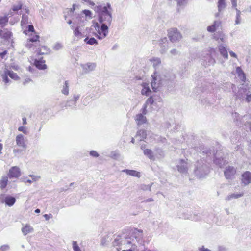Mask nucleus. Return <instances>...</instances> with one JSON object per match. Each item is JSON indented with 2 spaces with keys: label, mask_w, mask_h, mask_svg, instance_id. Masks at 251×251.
<instances>
[{
  "label": "nucleus",
  "mask_w": 251,
  "mask_h": 251,
  "mask_svg": "<svg viewBox=\"0 0 251 251\" xmlns=\"http://www.w3.org/2000/svg\"><path fill=\"white\" fill-rule=\"evenodd\" d=\"M94 10L98 14V23H93V26L97 31L98 38L102 39L106 37L108 33V27L112 22V8L110 3H107L106 6L99 5L94 8Z\"/></svg>",
  "instance_id": "obj_1"
},
{
  "label": "nucleus",
  "mask_w": 251,
  "mask_h": 251,
  "mask_svg": "<svg viewBox=\"0 0 251 251\" xmlns=\"http://www.w3.org/2000/svg\"><path fill=\"white\" fill-rule=\"evenodd\" d=\"M151 77L152 80L151 84L154 92H156L162 85L173 80L175 78V75L172 72L163 68L155 71Z\"/></svg>",
  "instance_id": "obj_2"
},
{
  "label": "nucleus",
  "mask_w": 251,
  "mask_h": 251,
  "mask_svg": "<svg viewBox=\"0 0 251 251\" xmlns=\"http://www.w3.org/2000/svg\"><path fill=\"white\" fill-rule=\"evenodd\" d=\"M209 172V167L204 163L203 160H201L196 162L194 172L199 177H204L208 174Z\"/></svg>",
  "instance_id": "obj_3"
},
{
  "label": "nucleus",
  "mask_w": 251,
  "mask_h": 251,
  "mask_svg": "<svg viewBox=\"0 0 251 251\" xmlns=\"http://www.w3.org/2000/svg\"><path fill=\"white\" fill-rule=\"evenodd\" d=\"M155 105L156 103L154 102L152 97H150L147 100L142 108L141 109L140 111L143 114L146 115L148 111H151L154 109L153 106Z\"/></svg>",
  "instance_id": "obj_4"
},
{
  "label": "nucleus",
  "mask_w": 251,
  "mask_h": 251,
  "mask_svg": "<svg viewBox=\"0 0 251 251\" xmlns=\"http://www.w3.org/2000/svg\"><path fill=\"white\" fill-rule=\"evenodd\" d=\"M16 202V199L9 195L1 194L0 195V203L5 204L9 207L12 206Z\"/></svg>",
  "instance_id": "obj_5"
},
{
  "label": "nucleus",
  "mask_w": 251,
  "mask_h": 251,
  "mask_svg": "<svg viewBox=\"0 0 251 251\" xmlns=\"http://www.w3.org/2000/svg\"><path fill=\"white\" fill-rule=\"evenodd\" d=\"M191 166V164L187 159H180L178 161L176 167L180 173H186Z\"/></svg>",
  "instance_id": "obj_6"
},
{
  "label": "nucleus",
  "mask_w": 251,
  "mask_h": 251,
  "mask_svg": "<svg viewBox=\"0 0 251 251\" xmlns=\"http://www.w3.org/2000/svg\"><path fill=\"white\" fill-rule=\"evenodd\" d=\"M168 36L170 40L172 42L179 40L182 36L176 28H171L169 30Z\"/></svg>",
  "instance_id": "obj_7"
},
{
  "label": "nucleus",
  "mask_w": 251,
  "mask_h": 251,
  "mask_svg": "<svg viewBox=\"0 0 251 251\" xmlns=\"http://www.w3.org/2000/svg\"><path fill=\"white\" fill-rule=\"evenodd\" d=\"M12 36V32L7 29L4 28L2 30H0V38L3 40V41L5 42L4 44L10 43Z\"/></svg>",
  "instance_id": "obj_8"
},
{
  "label": "nucleus",
  "mask_w": 251,
  "mask_h": 251,
  "mask_svg": "<svg viewBox=\"0 0 251 251\" xmlns=\"http://www.w3.org/2000/svg\"><path fill=\"white\" fill-rule=\"evenodd\" d=\"M236 173V170L231 166L226 167L224 171V175L226 179H232Z\"/></svg>",
  "instance_id": "obj_9"
},
{
  "label": "nucleus",
  "mask_w": 251,
  "mask_h": 251,
  "mask_svg": "<svg viewBox=\"0 0 251 251\" xmlns=\"http://www.w3.org/2000/svg\"><path fill=\"white\" fill-rule=\"evenodd\" d=\"M15 141L17 146L26 149L27 148L26 138L22 134H19L16 136Z\"/></svg>",
  "instance_id": "obj_10"
},
{
  "label": "nucleus",
  "mask_w": 251,
  "mask_h": 251,
  "mask_svg": "<svg viewBox=\"0 0 251 251\" xmlns=\"http://www.w3.org/2000/svg\"><path fill=\"white\" fill-rule=\"evenodd\" d=\"M241 183L244 186H247L251 183V172L246 171L242 174Z\"/></svg>",
  "instance_id": "obj_11"
},
{
  "label": "nucleus",
  "mask_w": 251,
  "mask_h": 251,
  "mask_svg": "<svg viewBox=\"0 0 251 251\" xmlns=\"http://www.w3.org/2000/svg\"><path fill=\"white\" fill-rule=\"evenodd\" d=\"M8 175L10 178L19 177L21 176L20 168L17 166L11 167L9 169Z\"/></svg>",
  "instance_id": "obj_12"
},
{
  "label": "nucleus",
  "mask_w": 251,
  "mask_h": 251,
  "mask_svg": "<svg viewBox=\"0 0 251 251\" xmlns=\"http://www.w3.org/2000/svg\"><path fill=\"white\" fill-rule=\"evenodd\" d=\"M81 66L82 68L83 71L85 73H88L94 70L96 65L94 63H88L86 64H82Z\"/></svg>",
  "instance_id": "obj_13"
},
{
  "label": "nucleus",
  "mask_w": 251,
  "mask_h": 251,
  "mask_svg": "<svg viewBox=\"0 0 251 251\" xmlns=\"http://www.w3.org/2000/svg\"><path fill=\"white\" fill-rule=\"evenodd\" d=\"M202 60L203 61V65L206 66L214 65L215 63V59L210 54H207L206 56H204L202 58Z\"/></svg>",
  "instance_id": "obj_14"
},
{
  "label": "nucleus",
  "mask_w": 251,
  "mask_h": 251,
  "mask_svg": "<svg viewBox=\"0 0 251 251\" xmlns=\"http://www.w3.org/2000/svg\"><path fill=\"white\" fill-rule=\"evenodd\" d=\"M143 115L144 114L142 113L137 114L135 117V120L138 125H142L146 122V117Z\"/></svg>",
  "instance_id": "obj_15"
},
{
  "label": "nucleus",
  "mask_w": 251,
  "mask_h": 251,
  "mask_svg": "<svg viewBox=\"0 0 251 251\" xmlns=\"http://www.w3.org/2000/svg\"><path fill=\"white\" fill-rule=\"evenodd\" d=\"M246 92V89L243 88V84H242V86L239 87L238 91L236 94V98L240 100H243L246 94L247 93Z\"/></svg>",
  "instance_id": "obj_16"
},
{
  "label": "nucleus",
  "mask_w": 251,
  "mask_h": 251,
  "mask_svg": "<svg viewBox=\"0 0 251 251\" xmlns=\"http://www.w3.org/2000/svg\"><path fill=\"white\" fill-rule=\"evenodd\" d=\"M79 97L78 95H74L73 99L67 101L66 106L71 107H75L76 106V102L79 99Z\"/></svg>",
  "instance_id": "obj_17"
},
{
  "label": "nucleus",
  "mask_w": 251,
  "mask_h": 251,
  "mask_svg": "<svg viewBox=\"0 0 251 251\" xmlns=\"http://www.w3.org/2000/svg\"><path fill=\"white\" fill-rule=\"evenodd\" d=\"M21 231L23 235L26 236L28 234L33 232L34 229L29 225L25 224L22 227Z\"/></svg>",
  "instance_id": "obj_18"
},
{
  "label": "nucleus",
  "mask_w": 251,
  "mask_h": 251,
  "mask_svg": "<svg viewBox=\"0 0 251 251\" xmlns=\"http://www.w3.org/2000/svg\"><path fill=\"white\" fill-rule=\"evenodd\" d=\"M244 195V192H241L237 193H232L228 195L226 198L225 200L226 201H231L232 199H238L242 197Z\"/></svg>",
  "instance_id": "obj_19"
},
{
  "label": "nucleus",
  "mask_w": 251,
  "mask_h": 251,
  "mask_svg": "<svg viewBox=\"0 0 251 251\" xmlns=\"http://www.w3.org/2000/svg\"><path fill=\"white\" fill-rule=\"evenodd\" d=\"M29 176L31 177L32 179H28L27 177H23L22 178L23 182L25 183H28L31 184L33 182H36L39 180L40 178V176H39L30 175Z\"/></svg>",
  "instance_id": "obj_20"
},
{
  "label": "nucleus",
  "mask_w": 251,
  "mask_h": 251,
  "mask_svg": "<svg viewBox=\"0 0 251 251\" xmlns=\"http://www.w3.org/2000/svg\"><path fill=\"white\" fill-rule=\"evenodd\" d=\"M226 7V3L225 0H218V12L215 14L216 17L220 16V12L223 11Z\"/></svg>",
  "instance_id": "obj_21"
},
{
  "label": "nucleus",
  "mask_w": 251,
  "mask_h": 251,
  "mask_svg": "<svg viewBox=\"0 0 251 251\" xmlns=\"http://www.w3.org/2000/svg\"><path fill=\"white\" fill-rule=\"evenodd\" d=\"M45 61L43 59L39 60L36 59L34 62L35 65L39 69L44 70L46 68V65L45 64Z\"/></svg>",
  "instance_id": "obj_22"
},
{
  "label": "nucleus",
  "mask_w": 251,
  "mask_h": 251,
  "mask_svg": "<svg viewBox=\"0 0 251 251\" xmlns=\"http://www.w3.org/2000/svg\"><path fill=\"white\" fill-rule=\"evenodd\" d=\"M122 171V172H124V173H126L127 175H129V176L137 177L138 178H139L140 177V173L135 170L124 169V170H123Z\"/></svg>",
  "instance_id": "obj_23"
},
{
  "label": "nucleus",
  "mask_w": 251,
  "mask_h": 251,
  "mask_svg": "<svg viewBox=\"0 0 251 251\" xmlns=\"http://www.w3.org/2000/svg\"><path fill=\"white\" fill-rule=\"evenodd\" d=\"M215 163L218 165L220 167H224L227 162L224 158H218L217 156H215V159L214 160Z\"/></svg>",
  "instance_id": "obj_24"
},
{
  "label": "nucleus",
  "mask_w": 251,
  "mask_h": 251,
  "mask_svg": "<svg viewBox=\"0 0 251 251\" xmlns=\"http://www.w3.org/2000/svg\"><path fill=\"white\" fill-rule=\"evenodd\" d=\"M30 23L28 15L23 14L21 21V25L23 27H25L27 24Z\"/></svg>",
  "instance_id": "obj_25"
},
{
  "label": "nucleus",
  "mask_w": 251,
  "mask_h": 251,
  "mask_svg": "<svg viewBox=\"0 0 251 251\" xmlns=\"http://www.w3.org/2000/svg\"><path fill=\"white\" fill-rule=\"evenodd\" d=\"M221 22L219 21H215L214 22L213 25L211 26H209L207 27V31L210 32H214L217 28L220 25Z\"/></svg>",
  "instance_id": "obj_26"
},
{
  "label": "nucleus",
  "mask_w": 251,
  "mask_h": 251,
  "mask_svg": "<svg viewBox=\"0 0 251 251\" xmlns=\"http://www.w3.org/2000/svg\"><path fill=\"white\" fill-rule=\"evenodd\" d=\"M141 148L144 150V154L147 156L150 159L154 160L155 159L154 156L153 155V152L150 149H144L143 146H141Z\"/></svg>",
  "instance_id": "obj_27"
},
{
  "label": "nucleus",
  "mask_w": 251,
  "mask_h": 251,
  "mask_svg": "<svg viewBox=\"0 0 251 251\" xmlns=\"http://www.w3.org/2000/svg\"><path fill=\"white\" fill-rule=\"evenodd\" d=\"M219 50L223 57L225 59H227L228 58V53L225 47L223 45H219Z\"/></svg>",
  "instance_id": "obj_28"
},
{
  "label": "nucleus",
  "mask_w": 251,
  "mask_h": 251,
  "mask_svg": "<svg viewBox=\"0 0 251 251\" xmlns=\"http://www.w3.org/2000/svg\"><path fill=\"white\" fill-rule=\"evenodd\" d=\"M69 92V82L68 80H66L63 85L61 93L65 95H68Z\"/></svg>",
  "instance_id": "obj_29"
},
{
  "label": "nucleus",
  "mask_w": 251,
  "mask_h": 251,
  "mask_svg": "<svg viewBox=\"0 0 251 251\" xmlns=\"http://www.w3.org/2000/svg\"><path fill=\"white\" fill-rule=\"evenodd\" d=\"M142 86L143 88L141 90V94L146 96L150 95L151 91L149 87V84L147 83H144L142 85Z\"/></svg>",
  "instance_id": "obj_30"
},
{
  "label": "nucleus",
  "mask_w": 251,
  "mask_h": 251,
  "mask_svg": "<svg viewBox=\"0 0 251 251\" xmlns=\"http://www.w3.org/2000/svg\"><path fill=\"white\" fill-rule=\"evenodd\" d=\"M150 61L152 64L155 71H157V67L161 64L160 59L158 57H152L150 59Z\"/></svg>",
  "instance_id": "obj_31"
},
{
  "label": "nucleus",
  "mask_w": 251,
  "mask_h": 251,
  "mask_svg": "<svg viewBox=\"0 0 251 251\" xmlns=\"http://www.w3.org/2000/svg\"><path fill=\"white\" fill-rule=\"evenodd\" d=\"M71 28L72 29H74V34L76 37L78 39H81L83 37V35L79 26H77L76 28H74L73 26H71Z\"/></svg>",
  "instance_id": "obj_32"
},
{
  "label": "nucleus",
  "mask_w": 251,
  "mask_h": 251,
  "mask_svg": "<svg viewBox=\"0 0 251 251\" xmlns=\"http://www.w3.org/2000/svg\"><path fill=\"white\" fill-rule=\"evenodd\" d=\"M8 177L4 176H2L1 179L0 180V187L1 189H4L8 183Z\"/></svg>",
  "instance_id": "obj_33"
},
{
  "label": "nucleus",
  "mask_w": 251,
  "mask_h": 251,
  "mask_svg": "<svg viewBox=\"0 0 251 251\" xmlns=\"http://www.w3.org/2000/svg\"><path fill=\"white\" fill-rule=\"evenodd\" d=\"M214 38L217 41H218L219 43L220 42L224 43L226 41L225 35L222 33L215 34Z\"/></svg>",
  "instance_id": "obj_34"
},
{
  "label": "nucleus",
  "mask_w": 251,
  "mask_h": 251,
  "mask_svg": "<svg viewBox=\"0 0 251 251\" xmlns=\"http://www.w3.org/2000/svg\"><path fill=\"white\" fill-rule=\"evenodd\" d=\"M6 74L8 75V76L12 79L16 80L19 79V77L17 75L14 73L13 71H11L7 69L5 70Z\"/></svg>",
  "instance_id": "obj_35"
},
{
  "label": "nucleus",
  "mask_w": 251,
  "mask_h": 251,
  "mask_svg": "<svg viewBox=\"0 0 251 251\" xmlns=\"http://www.w3.org/2000/svg\"><path fill=\"white\" fill-rule=\"evenodd\" d=\"M84 41L87 44H89V45H91L98 44L97 41L94 38H93V37L90 38L87 37L84 39Z\"/></svg>",
  "instance_id": "obj_36"
},
{
  "label": "nucleus",
  "mask_w": 251,
  "mask_h": 251,
  "mask_svg": "<svg viewBox=\"0 0 251 251\" xmlns=\"http://www.w3.org/2000/svg\"><path fill=\"white\" fill-rule=\"evenodd\" d=\"M136 137H139L140 140H143L146 138V133L144 130H139L136 134Z\"/></svg>",
  "instance_id": "obj_37"
},
{
  "label": "nucleus",
  "mask_w": 251,
  "mask_h": 251,
  "mask_svg": "<svg viewBox=\"0 0 251 251\" xmlns=\"http://www.w3.org/2000/svg\"><path fill=\"white\" fill-rule=\"evenodd\" d=\"M8 22V18L6 16H0V26L4 27Z\"/></svg>",
  "instance_id": "obj_38"
},
{
  "label": "nucleus",
  "mask_w": 251,
  "mask_h": 251,
  "mask_svg": "<svg viewBox=\"0 0 251 251\" xmlns=\"http://www.w3.org/2000/svg\"><path fill=\"white\" fill-rule=\"evenodd\" d=\"M23 4L21 2H18L17 4H15L12 7V10L14 12H17L22 8Z\"/></svg>",
  "instance_id": "obj_39"
},
{
  "label": "nucleus",
  "mask_w": 251,
  "mask_h": 251,
  "mask_svg": "<svg viewBox=\"0 0 251 251\" xmlns=\"http://www.w3.org/2000/svg\"><path fill=\"white\" fill-rule=\"evenodd\" d=\"M39 36L38 35H36L33 37H30L29 39V40H30L32 42H34L35 44L39 45Z\"/></svg>",
  "instance_id": "obj_40"
},
{
  "label": "nucleus",
  "mask_w": 251,
  "mask_h": 251,
  "mask_svg": "<svg viewBox=\"0 0 251 251\" xmlns=\"http://www.w3.org/2000/svg\"><path fill=\"white\" fill-rule=\"evenodd\" d=\"M152 184L150 185H145V184H142L140 186V189L143 190V191H147L149 190L151 191V188L152 186Z\"/></svg>",
  "instance_id": "obj_41"
},
{
  "label": "nucleus",
  "mask_w": 251,
  "mask_h": 251,
  "mask_svg": "<svg viewBox=\"0 0 251 251\" xmlns=\"http://www.w3.org/2000/svg\"><path fill=\"white\" fill-rule=\"evenodd\" d=\"M72 246L74 251H81L76 241H73Z\"/></svg>",
  "instance_id": "obj_42"
},
{
  "label": "nucleus",
  "mask_w": 251,
  "mask_h": 251,
  "mask_svg": "<svg viewBox=\"0 0 251 251\" xmlns=\"http://www.w3.org/2000/svg\"><path fill=\"white\" fill-rule=\"evenodd\" d=\"M82 13L85 15V16L88 18L89 19H91L92 18V12L89 10H84L82 11Z\"/></svg>",
  "instance_id": "obj_43"
},
{
  "label": "nucleus",
  "mask_w": 251,
  "mask_h": 251,
  "mask_svg": "<svg viewBox=\"0 0 251 251\" xmlns=\"http://www.w3.org/2000/svg\"><path fill=\"white\" fill-rule=\"evenodd\" d=\"M8 75L6 74L5 70L4 71V74L2 75V78L3 81L5 84H7L10 82V80L8 78Z\"/></svg>",
  "instance_id": "obj_44"
},
{
  "label": "nucleus",
  "mask_w": 251,
  "mask_h": 251,
  "mask_svg": "<svg viewBox=\"0 0 251 251\" xmlns=\"http://www.w3.org/2000/svg\"><path fill=\"white\" fill-rule=\"evenodd\" d=\"M236 71L239 74V76H241L242 80L243 81L245 79V76L241 69L240 67H237Z\"/></svg>",
  "instance_id": "obj_45"
},
{
  "label": "nucleus",
  "mask_w": 251,
  "mask_h": 251,
  "mask_svg": "<svg viewBox=\"0 0 251 251\" xmlns=\"http://www.w3.org/2000/svg\"><path fill=\"white\" fill-rule=\"evenodd\" d=\"M122 243L121 238L120 237H117L113 242V245L114 246H119Z\"/></svg>",
  "instance_id": "obj_46"
},
{
  "label": "nucleus",
  "mask_w": 251,
  "mask_h": 251,
  "mask_svg": "<svg viewBox=\"0 0 251 251\" xmlns=\"http://www.w3.org/2000/svg\"><path fill=\"white\" fill-rule=\"evenodd\" d=\"M10 249L8 245H3L0 247V251H7Z\"/></svg>",
  "instance_id": "obj_47"
},
{
  "label": "nucleus",
  "mask_w": 251,
  "mask_h": 251,
  "mask_svg": "<svg viewBox=\"0 0 251 251\" xmlns=\"http://www.w3.org/2000/svg\"><path fill=\"white\" fill-rule=\"evenodd\" d=\"M62 48V45L61 43H57L54 45L53 49L56 50H58L61 49Z\"/></svg>",
  "instance_id": "obj_48"
},
{
  "label": "nucleus",
  "mask_w": 251,
  "mask_h": 251,
  "mask_svg": "<svg viewBox=\"0 0 251 251\" xmlns=\"http://www.w3.org/2000/svg\"><path fill=\"white\" fill-rule=\"evenodd\" d=\"M34 46H37L38 45L35 44L34 42H32L30 40H29L26 44V47L28 48H31L32 47Z\"/></svg>",
  "instance_id": "obj_49"
},
{
  "label": "nucleus",
  "mask_w": 251,
  "mask_h": 251,
  "mask_svg": "<svg viewBox=\"0 0 251 251\" xmlns=\"http://www.w3.org/2000/svg\"><path fill=\"white\" fill-rule=\"evenodd\" d=\"M246 100L248 102H249L251 101V93L248 92L246 94Z\"/></svg>",
  "instance_id": "obj_50"
},
{
  "label": "nucleus",
  "mask_w": 251,
  "mask_h": 251,
  "mask_svg": "<svg viewBox=\"0 0 251 251\" xmlns=\"http://www.w3.org/2000/svg\"><path fill=\"white\" fill-rule=\"evenodd\" d=\"M232 118L234 120H236L237 121H238L239 119H240L239 115L237 113H234L232 114Z\"/></svg>",
  "instance_id": "obj_51"
},
{
  "label": "nucleus",
  "mask_w": 251,
  "mask_h": 251,
  "mask_svg": "<svg viewBox=\"0 0 251 251\" xmlns=\"http://www.w3.org/2000/svg\"><path fill=\"white\" fill-rule=\"evenodd\" d=\"M90 154L92 156H94V157H97L99 156V154L97 152H96V151H91L90 152Z\"/></svg>",
  "instance_id": "obj_52"
},
{
  "label": "nucleus",
  "mask_w": 251,
  "mask_h": 251,
  "mask_svg": "<svg viewBox=\"0 0 251 251\" xmlns=\"http://www.w3.org/2000/svg\"><path fill=\"white\" fill-rule=\"evenodd\" d=\"M18 130L19 131L23 132L24 133H25V134L27 133L26 130L25 129V128L24 126H20L18 128Z\"/></svg>",
  "instance_id": "obj_53"
},
{
  "label": "nucleus",
  "mask_w": 251,
  "mask_h": 251,
  "mask_svg": "<svg viewBox=\"0 0 251 251\" xmlns=\"http://www.w3.org/2000/svg\"><path fill=\"white\" fill-rule=\"evenodd\" d=\"M44 217H45V219L48 221L50 219V218H52V215L51 214H45L44 215Z\"/></svg>",
  "instance_id": "obj_54"
},
{
  "label": "nucleus",
  "mask_w": 251,
  "mask_h": 251,
  "mask_svg": "<svg viewBox=\"0 0 251 251\" xmlns=\"http://www.w3.org/2000/svg\"><path fill=\"white\" fill-rule=\"evenodd\" d=\"M170 52L173 55H176L178 54V51L176 49H174L171 50Z\"/></svg>",
  "instance_id": "obj_55"
},
{
  "label": "nucleus",
  "mask_w": 251,
  "mask_h": 251,
  "mask_svg": "<svg viewBox=\"0 0 251 251\" xmlns=\"http://www.w3.org/2000/svg\"><path fill=\"white\" fill-rule=\"evenodd\" d=\"M13 152L15 155H16L17 153H20L21 152V150L19 149H14Z\"/></svg>",
  "instance_id": "obj_56"
},
{
  "label": "nucleus",
  "mask_w": 251,
  "mask_h": 251,
  "mask_svg": "<svg viewBox=\"0 0 251 251\" xmlns=\"http://www.w3.org/2000/svg\"><path fill=\"white\" fill-rule=\"evenodd\" d=\"M28 31L33 32L34 31V27L32 25H29L28 26Z\"/></svg>",
  "instance_id": "obj_57"
},
{
  "label": "nucleus",
  "mask_w": 251,
  "mask_h": 251,
  "mask_svg": "<svg viewBox=\"0 0 251 251\" xmlns=\"http://www.w3.org/2000/svg\"><path fill=\"white\" fill-rule=\"evenodd\" d=\"M153 201H154V200L152 198H149V199L144 200L142 201V202L147 203V202H152Z\"/></svg>",
  "instance_id": "obj_58"
},
{
  "label": "nucleus",
  "mask_w": 251,
  "mask_h": 251,
  "mask_svg": "<svg viewBox=\"0 0 251 251\" xmlns=\"http://www.w3.org/2000/svg\"><path fill=\"white\" fill-rule=\"evenodd\" d=\"M199 250L200 251H211L209 249L205 248L204 246H202L201 248H200Z\"/></svg>",
  "instance_id": "obj_59"
},
{
  "label": "nucleus",
  "mask_w": 251,
  "mask_h": 251,
  "mask_svg": "<svg viewBox=\"0 0 251 251\" xmlns=\"http://www.w3.org/2000/svg\"><path fill=\"white\" fill-rule=\"evenodd\" d=\"M231 2L233 7L236 8L237 6V0H231Z\"/></svg>",
  "instance_id": "obj_60"
},
{
  "label": "nucleus",
  "mask_w": 251,
  "mask_h": 251,
  "mask_svg": "<svg viewBox=\"0 0 251 251\" xmlns=\"http://www.w3.org/2000/svg\"><path fill=\"white\" fill-rule=\"evenodd\" d=\"M236 9V18L238 19V18H240V14H241V12L240 11L237 9V8H235Z\"/></svg>",
  "instance_id": "obj_61"
},
{
  "label": "nucleus",
  "mask_w": 251,
  "mask_h": 251,
  "mask_svg": "<svg viewBox=\"0 0 251 251\" xmlns=\"http://www.w3.org/2000/svg\"><path fill=\"white\" fill-rule=\"evenodd\" d=\"M7 51L5 50L3 52L1 53L0 54V57L3 58L5 56V55L7 54Z\"/></svg>",
  "instance_id": "obj_62"
},
{
  "label": "nucleus",
  "mask_w": 251,
  "mask_h": 251,
  "mask_svg": "<svg viewBox=\"0 0 251 251\" xmlns=\"http://www.w3.org/2000/svg\"><path fill=\"white\" fill-rule=\"evenodd\" d=\"M229 54L233 57H235V58L237 57L236 54L233 51H229Z\"/></svg>",
  "instance_id": "obj_63"
},
{
  "label": "nucleus",
  "mask_w": 251,
  "mask_h": 251,
  "mask_svg": "<svg viewBox=\"0 0 251 251\" xmlns=\"http://www.w3.org/2000/svg\"><path fill=\"white\" fill-rule=\"evenodd\" d=\"M112 157H113L115 159H117L119 156V155L118 154H116L115 153H112Z\"/></svg>",
  "instance_id": "obj_64"
}]
</instances>
